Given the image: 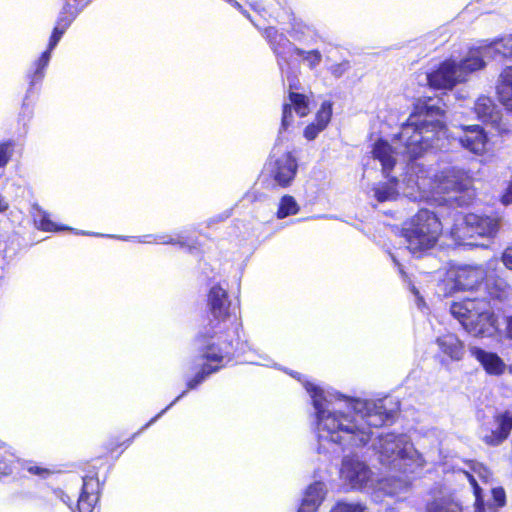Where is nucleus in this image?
<instances>
[{
  "label": "nucleus",
  "mask_w": 512,
  "mask_h": 512,
  "mask_svg": "<svg viewBox=\"0 0 512 512\" xmlns=\"http://www.w3.org/2000/svg\"><path fill=\"white\" fill-rule=\"evenodd\" d=\"M304 387L312 398L319 441L361 447L370 440L372 428L383 426L391 417L387 399H350L308 381Z\"/></svg>",
  "instance_id": "nucleus-1"
},
{
  "label": "nucleus",
  "mask_w": 512,
  "mask_h": 512,
  "mask_svg": "<svg viewBox=\"0 0 512 512\" xmlns=\"http://www.w3.org/2000/svg\"><path fill=\"white\" fill-rule=\"evenodd\" d=\"M445 104L440 98H419L407 122L401 126L392 143L378 140L372 149L374 159L381 165L385 176L398 158L402 156L411 162L433 149H442L447 129L442 118Z\"/></svg>",
  "instance_id": "nucleus-2"
},
{
  "label": "nucleus",
  "mask_w": 512,
  "mask_h": 512,
  "mask_svg": "<svg viewBox=\"0 0 512 512\" xmlns=\"http://www.w3.org/2000/svg\"><path fill=\"white\" fill-rule=\"evenodd\" d=\"M208 310L216 321L203 328L194 343L199 351L195 365L200 367L195 377L188 381V389L196 388L210 374L218 371L225 361H229L233 352L231 336L225 329V320L229 316L230 301L225 288L213 285L207 294Z\"/></svg>",
  "instance_id": "nucleus-3"
},
{
  "label": "nucleus",
  "mask_w": 512,
  "mask_h": 512,
  "mask_svg": "<svg viewBox=\"0 0 512 512\" xmlns=\"http://www.w3.org/2000/svg\"><path fill=\"white\" fill-rule=\"evenodd\" d=\"M497 55L512 58V35L492 42L482 41L471 47L460 60L446 59L436 70L426 73L425 80L430 87L452 89L456 84L465 82L470 73L483 69L486 59H493Z\"/></svg>",
  "instance_id": "nucleus-4"
},
{
  "label": "nucleus",
  "mask_w": 512,
  "mask_h": 512,
  "mask_svg": "<svg viewBox=\"0 0 512 512\" xmlns=\"http://www.w3.org/2000/svg\"><path fill=\"white\" fill-rule=\"evenodd\" d=\"M405 183L404 194L410 200L438 202L441 194L469 191L471 179L462 168L450 166L432 172L422 164L409 163V176Z\"/></svg>",
  "instance_id": "nucleus-5"
},
{
  "label": "nucleus",
  "mask_w": 512,
  "mask_h": 512,
  "mask_svg": "<svg viewBox=\"0 0 512 512\" xmlns=\"http://www.w3.org/2000/svg\"><path fill=\"white\" fill-rule=\"evenodd\" d=\"M380 463L402 474L416 473L424 468L426 460L416 450L410 437L404 433L381 434L373 444Z\"/></svg>",
  "instance_id": "nucleus-6"
},
{
  "label": "nucleus",
  "mask_w": 512,
  "mask_h": 512,
  "mask_svg": "<svg viewBox=\"0 0 512 512\" xmlns=\"http://www.w3.org/2000/svg\"><path fill=\"white\" fill-rule=\"evenodd\" d=\"M340 478L352 489L370 492L376 501L382 496L399 495L408 489L407 480L400 478H384L374 483L372 472L367 464L349 456L342 461Z\"/></svg>",
  "instance_id": "nucleus-7"
},
{
  "label": "nucleus",
  "mask_w": 512,
  "mask_h": 512,
  "mask_svg": "<svg viewBox=\"0 0 512 512\" xmlns=\"http://www.w3.org/2000/svg\"><path fill=\"white\" fill-rule=\"evenodd\" d=\"M442 229V223L434 212L420 209L402 224L401 236L408 251L421 256L436 245Z\"/></svg>",
  "instance_id": "nucleus-8"
},
{
  "label": "nucleus",
  "mask_w": 512,
  "mask_h": 512,
  "mask_svg": "<svg viewBox=\"0 0 512 512\" xmlns=\"http://www.w3.org/2000/svg\"><path fill=\"white\" fill-rule=\"evenodd\" d=\"M450 311L464 329L473 336L488 337L497 330L490 303L485 299H465L454 302Z\"/></svg>",
  "instance_id": "nucleus-9"
},
{
  "label": "nucleus",
  "mask_w": 512,
  "mask_h": 512,
  "mask_svg": "<svg viewBox=\"0 0 512 512\" xmlns=\"http://www.w3.org/2000/svg\"><path fill=\"white\" fill-rule=\"evenodd\" d=\"M497 259L487 262L486 268L480 266H460L450 272L455 288L470 290L476 288L485 280L486 288L492 298L504 299L508 295L509 286L499 277L494 275L498 266Z\"/></svg>",
  "instance_id": "nucleus-10"
},
{
  "label": "nucleus",
  "mask_w": 512,
  "mask_h": 512,
  "mask_svg": "<svg viewBox=\"0 0 512 512\" xmlns=\"http://www.w3.org/2000/svg\"><path fill=\"white\" fill-rule=\"evenodd\" d=\"M499 228L500 219L498 217L469 213L456 220L451 229V235L461 245H476L467 240L474 237V235L493 238Z\"/></svg>",
  "instance_id": "nucleus-11"
},
{
  "label": "nucleus",
  "mask_w": 512,
  "mask_h": 512,
  "mask_svg": "<svg viewBox=\"0 0 512 512\" xmlns=\"http://www.w3.org/2000/svg\"><path fill=\"white\" fill-rule=\"evenodd\" d=\"M78 13V9L72 7L69 3L65 4L53 29L52 35L49 40L48 48L42 55L34 62L32 70L28 73L30 86H33L42 81L45 75V69L49 64L51 52L57 46L62 35L70 26Z\"/></svg>",
  "instance_id": "nucleus-12"
},
{
  "label": "nucleus",
  "mask_w": 512,
  "mask_h": 512,
  "mask_svg": "<svg viewBox=\"0 0 512 512\" xmlns=\"http://www.w3.org/2000/svg\"><path fill=\"white\" fill-rule=\"evenodd\" d=\"M266 169L276 185L287 187L296 176L298 164L290 151H284L279 145H276L272 150Z\"/></svg>",
  "instance_id": "nucleus-13"
},
{
  "label": "nucleus",
  "mask_w": 512,
  "mask_h": 512,
  "mask_svg": "<svg viewBox=\"0 0 512 512\" xmlns=\"http://www.w3.org/2000/svg\"><path fill=\"white\" fill-rule=\"evenodd\" d=\"M264 36L269 41L278 57L286 59L287 56L296 54L302 57L310 68L316 67L321 61L322 56L319 51H303L296 48L283 34L279 33L273 27L265 29Z\"/></svg>",
  "instance_id": "nucleus-14"
},
{
  "label": "nucleus",
  "mask_w": 512,
  "mask_h": 512,
  "mask_svg": "<svg viewBox=\"0 0 512 512\" xmlns=\"http://www.w3.org/2000/svg\"><path fill=\"white\" fill-rule=\"evenodd\" d=\"M455 474L459 481H467L473 489L475 496L474 512H485L481 484H488L491 478V472L488 468L481 463L471 461L466 464L465 469H459Z\"/></svg>",
  "instance_id": "nucleus-15"
},
{
  "label": "nucleus",
  "mask_w": 512,
  "mask_h": 512,
  "mask_svg": "<svg viewBox=\"0 0 512 512\" xmlns=\"http://www.w3.org/2000/svg\"><path fill=\"white\" fill-rule=\"evenodd\" d=\"M474 111L479 120L492 125L500 133H507L510 131L509 127L503 122L500 110L490 97H479L475 103Z\"/></svg>",
  "instance_id": "nucleus-16"
},
{
  "label": "nucleus",
  "mask_w": 512,
  "mask_h": 512,
  "mask_svg": "<svg viewBox=\"0 0 512 512\" xmlns=\"http://www.w3.org/2000/svg\"><path fill=\"white\" fill-rule=\"evenodd\" d=\"M460 145L476 155H482L486 151L487 135L479 125L463 126L461 132L456 135Z\"/></svg>",
  "instance_id": "nucleus-17"
},
{
  "label": "nucleus",
  "mask_w": 512,
  "mask_h": 512,
  "mask_svg": "<svg viewBox=\"0 0 512 512\" xmlns=\"http://www.w3.org/2000/svg\"><path fill=\"white\" fill-rule=\"evenodd\" d=\"M292 108L299 117H305L309 114V99L307 96L290 91L289 103H284L282 113V129H287L292 123Z\"/></svg>",
  "instance_id": "nucleus-18"
},
{
  "label": "nucleus",
  "mask_w": 512,
  "mask_h": 512,
  "mask_svg": "<svg viewBox=\"0 0 512 512\" xmlns=\"http://www.w3.org/2000/svg\"><path fill=\"white\" fill-rule=\"evenodd\" d=\"M439 353L442 361H460L464 354L465 348L463 342L453 333H446L436 339Z\"/></svg>",
  "instance_id": "nucleus-19"
},
{
  "label": "nucleus",
  "mask_w": 512,
  "mask_h": 512,
  "mask_svg": "<svg viewBox=\"0 0 512 512\" xmlns=\"http://www.w3.org/2000/svg\"><path fill=\"white\" fill-rule=\"evenodd\" d=\"M470 353L481 364L487 374L500 376L505 372L506 364L496 353L478 347H471Z\"/></svg>",
  "instance_id": "nucleus-20"
},
{
  "label": "nucleus",
  "mask_w": 512,
  "mask_h": 512,
  "mask_svg": "<svg viewBox=\"0 0 512 512\" xmlns=\"http://www.w3.org/2000/svg\"><path fill=\"white\" fill-rule=\"evenodd\" d=\"M409 176V164L407 165V171L404 176V178L401 180V182L397 181L396 179H391L387 182H381L376 184L373 187V196L377 199L378 202H386V201H392L397 198L400 192L407 197L404 194V189L406 187L405 180H407V177Z\"/></svg>",
  "instance_id": "nucleus-21"
},
{
  "label": "nucleus",
  "mask_w": 512,
  "mask_h": 512,
  "mask_svg": "<svg viewBox=\"0 0 512 512\" xmlns=\"http://www.w3.org/2000/svg\"><path fill=\"white\" fill-rule=\"evenodd\" d=\"M326 495L323 482L317 481L308 486L298 512H316Z\"/></svg>",
  "instance_id": "nucleus-22"
},
{
  "label": "nucleus",
  "mask_w": 512,
  "mask_h": 512,
  "mask_svg": "<svg viewBox=\"0 0 512 512\" xmlns=\"http://www.w3.org/2000/svg\"><path fill=\"white\" fill-rule=\"evenodd\" d=\"M331 115L332 104L329 101H324L316 114L315 122L305 128L304 137L309 141L314 140L318 134L327 127Z\"/></svg>",
  "instance_id": "nucleus-23"
},
{
  "label": "nucleus",
  "mask_w": 512,
  "mask_h": 512,
  "mask_svg": "<svg viewBox=\"0 0 512 512\" xmlns=\"http://www.w3.org/2000/svg\"><path fill=\"white\" fill-rule=\"evenodd\" d=\"M498 427L490 435L484 436V441L489 445H498L505 440L512 429V414L505 412L496 417Z\"/></svg>",
  "instance_id": "nucleus-24"
},
{
  "label": "nucleus",
  "mask_w": 512,
  "mask_h": 512,
  "mask_svg": "<svg viewBox=\"0 0 512 512\" xmlns=\"http://www.w3.org/2000/svg\"><path fill=\"white\" fill-rule=\"evenodd\" d=\"M497 94L502 105L512 111V66L506 67L499 75Z\"/></svg>",
  "instance_id": "nucleus-25"
},
{
  "label": "nucleus",
  "mask_w": 512,
  "mask_h": 512,
  "mask_svg": "<svg viewBox=\"0 0 512 512\" xmlns=\"http://www.w3.org/2000/svg\"><path fill=\"white\" fill-rule=\"evenodd\" d=\"M97 483L93 479L84 480L82 492L78 500L79 512H92L98 495L96 493Z\"/></svg>",
  "instance_id": "nucleus-26"
},
{
  "label": "nucleus",
  "mask_w": 512,
  "mask_h": 512,
  "mask_svg": "<svg viewBox=\"0 0 512 512\" xmlns=\"http://www.w3.org/2000/svg\"><path fill=\"white\" fill-rule=\"evenodd\" d=\"M427 512H463L460 502L452 495L436 497L426 506Z\"/></svg>",
  "instance_id": "nucleus-27"
},
{
  "label": "nucleus",
  "mask_w": 512,
  "mask_h": 512,
  "mask_svg": "<svg viewBox=\"0 0 512 512\" xmlns=\"http://www.w3.org/2000/svg\"><path fill=\"white\" fill-rule=\"evenodd\" d=\"M31 214L33 216L35 225L43 231L54 232L66 229L65 227H60L56 223L51 221L49 219L48 213L42 210L40 206L37 204L32 205Z\"/></svg>",
  "instance_id": "nucleus-28"
},
{
  "label": "nucleus",
  "mask_w": 512,
  "mask_h": 512,
  "mask_svg": "<svg viewBox=\"0 0 512 512\" xmlns=\"http://www.w3.org/2000/svg\"><path fill=\"white\" fill-rule=\"evenodd\" d=\"M236 350L239 351L240 354H248L245 358V361L248 363L264 366H269L271 363V360L267 356L259 354L247 342L241 343V346L237 347Z\"/></svg>",
  "instance_id": "nucleus-29"
},
{
  "label": "nucleus",
  "mask_w": 512,
  "mask_h": 512,
  "mask_svg": "<svg viewBox=\"0 0 512 512\" xmlns=\"http://www.w3.org/2000/svg\"><path fill=\"white\" fill-rule=\"evenodd\" d=\"M298 211L299 205L296 202L295 198L290 195H285L281 198L279 202V207L276 215L278 219H284L288 216L297 214Z\"/></svg>",
  "instance_id": "nucleus-30"
},
{
  "label": "nucleus",
  "mask_w": 512,
  "mask_h": 512,
  "mask_svg": "<svg viewBox=\"0 0 512 512\" xmlns=\"http://www.w3.org/2000/svg\"><path fill=\"white\" fill-rule=\"evenodd\" d=\"M14 149L13 141L0 143V167H4L10 160Z\"/></svg>",
  "instance_id": "nucleus-31"
},
{
  "label": "nucleus",
  "mask_w": 512,
  "mask_h": 512,
  "mask_svg": "<svg viewBox=\"0 0 512 512\" xmlns=\"http://www.w3.org/2000/svg\"><path fill=\"white\" fill-rule=\"evenodd\" d=\"M492 496H493L494 504L497 508L503 507L505 505L506 496H505V491L503 488H500V487L493 488Z\"/></svg>",
  "instance_id": "nucleus-32"
},
{
  "label": "nucleus",
  "mask_w": 512,
  "mask_h": 512,
  "mask_svg": "<svg viewBox=\"0 0 512 512\" xmlns=\"http://www.w3.org/2000/svg\"><path fill=\"white\" fill-rule=\"evenodd\" d=\"M154 242L159 243V244H179L182 247L186 245L185 242L182 241L180 238L176 239L170 235H158L154 239Z\"/></svg>",
  "instance_id": "nucleus-33"
},
{
  "label": "nucleus",
  "mask_w": 512,
  "mask_h": 512,
  "mask_svg": "<svg viewBox=\"0 0 512 512\" xmlns=\"http://www.w3.org/2000/svg\"><path fill=\"white\" fill-rule=\"evenodd\" d=\"M349 67V62L343 61L341 63L331 65L329 70L335 77H341L349 69Z\"/></svg>",
  "instance_id": "nucleus-34"
},
{
  "label": "nucleus",
  "mask_w": 512,
  "mask_h": 512,
  "mask_svg": "<svg viewBox=\"0 0 512 512\" xmlns=\"http://www.w3.org/2000/svg\"><path fill=\"white\" fill-rule=\"evenodd\" d=\"M27 470L31 474L39 475L42 478H46L50 474V471L48 469L42 468L38 465H29L27 467Z\"/></svg>",
  "instance_id": "nucleus-35"
},
{
  "label": "nucleus",
  "mask_w": 512,
  "mask_h": 512,
  "mask_svg": "<svg viewBox=\"0 0 512 512\" xmlns=\"http://www.w3.org/2000/svg\"><path fill=\"white\" fill-rule=\"evenodd\" d=\"M501 261L508 269L512 270V247L505 249L502 254Z\"/></svg>",
  "instance_id": "nucleus-36"
},
{
  "label": "nucleus",
  "mask_w": 512,
  "mask_h": 512,
  "mask_svg": "<svg viewBox=\"0 0 512 512\" xmlns=\"http://www.w3.org/2000/svg\"><path fill=\"white\" fill-rule=\"evenodd\" d=\"M186 392L184 391L181 395H179L169 406H167L164 410H162L158 415H156L154 418H152L144 428H147L152 423H154L159 417H161L170 407H172L181 397L184 396Z\"/></svg>",
  "instance_id": "nucleus-37"
},
{
  "label": "nucleus",
  "mask_w": 512,
  "mask_h": 512,
  "mask_svg": "<svg viewBox=\"0 0 512 512\" xmlns=\"http://www.w3.org/2000/svg\"><path fill=\"white\" fill-rule=\"evenodd\" d=\"M9 208V203L3 195L0 194V213H4Z\"/></svg>",
  "instance_id": "nucleus-38"
},
{
  "label": "nucleus",
  "mask_w": 512,
  "mask_h": 512,
  "mask_svg": "<svg viewBox=\"0 0 512 512\" xmlns=\"http://www.w3.org/2000/svg\"><path fill=\"white\" fill-rule=\"evenodd\" d=\"M507 335L512 338V316L507 319Z\"/></svg>",
  "instance_id": "nucleus-39"
},
{
  "label": "nucleus",
  "mask_w": 512,
  "mask_h": 512,
  "mask_svg": "<svg viewBox=\"0 0 512 512\" xmlns=\"http://www.w3.org/2000/svg\"><path fill=\"white\" fill-rule=\"evenodd\" d=\"M392 259H393V261L395 262L396 265L400 266V264L396 261V258L394 256H392ZM399 270H400L401 273H403L401 267H399Z\"/></svg>",
  "instance_id": "nucleus-40"
},
{
  "label": "nucleus",
  "mask_w": 512,
  "mask_h": 512,
  "mask_svg": "<svg viewBox=\"0 0 512 512\" xmlns=\"http://www.w3.org/2000/svg\"><path fill=\"white\" fill-rule=\"evenodd\" d=\"M242 14H244V16H246V18H249V15H247V13H245V11H242Z\"/></svg>",
  "instance_id": "nucleus-41"
},
{
  "label": "nucleus",
  "mask_w": 512,
  "mask_h": 512,
  "mask_svg": "<svg viewBox=\"0 0 512 512\" xmlns=\"http://www.w3.org/2000/svg\"><path fill=\"white\" fill-rule=\"evenodd\" d=\"M242 14H244V16H246V18H249V15H247V13H245V11H242Z\"/></svg>",
  "instance_id": "nucleus-42"
},
{
  "label": "nucleus",
  "mask_w": 512,
  "mask_h": 512,
  "mask_svg": "<svg viewBox=\"0 0 512 512\" xmlns=\"http://www.w3.org/2000/svg\"><path fill=\"white\" fill-rule=\"evenodd\" d=\"M242 14H244V16H246V18H249V15H247V13H245V11H242Z\"/></svg>",
  "instance_id": "nucleus-43"
}]
</instances>
